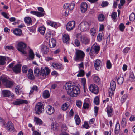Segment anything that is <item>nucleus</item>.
I'll list each match as a JSON object with an SVG mask.
<instances>
[{
  "mask_svg": "<svg viewBox=\"0 0 135 135\" xmlns=\"http://www.w3.org/2000/svg\"><path fill=\"white\" fill-rule=\"evenodd\" d=\"M65 88L68 94L72 97L76 96L80 92V89L78 87L74 85L71 83H66Z\"/></svg>",
  "mask_w": 135,
  "mask_h": 135,
  "instance_id": "nucleus-1",
  "label": "nucleus"
},
{
  "mask_svg": "<svg viewBox=\"0 0 135 135\" xmlns=\"http://www.w3.org/2000/svg\"><path fill=\"white\" fill-rule=\"evenodd\" d=\"M40 69L38 68H36L34 70L35 75L37 76L40 75L43 77H45L46 75H48L50 73V69L47 68L42 67Z\"/></svg>",
  "mask_w": 135,
  "mask_h": 135,
  "instance_id": "nucleus-2",
  "label": "nucleus"
},
{
  "mask_svg": "<svg viewBox=\"0 0 135 135\" xmlns=\"http://www.w3.org/2000/svg\"><path fill=\"white\" fill-rule=\"evenodd\" d=\"M37 9L40 12L35 11H31L30 13L33 15H35L39 17L43 16L46 15L43 8L41 7H38Z\"/></svg>",
  "mask_w": 135,
  "mask_h": 135,
  "instance_id": "nucleus-3",
  "label": "nucleus"
},
{
  "mask_svg": "<svg viewBox=\"0 0 135 135\" xmlns=\"http://www.w3.org/2000/svg\"><path fill=\"white\" fill-rule=\"evenodd\" d=\"M100 46L97 44H94L91 47L89 52L90 56H93L94 55H96L98 53L100 50Z\"/></svg>",
  "mask_w": 135,
  "mask_h": 135,
  "instance_id": "nucleus-4",
  "label": "nucleus"
},
{
  "mask_svg": "<svg viewBox=\"0 0 135 135\" xmlns=\"http://www.w3.org/2000/svg\"><path fill=\"white\" fill-rule=\"evenodd\" d=\"M76 56L75 60V61L79 60L81 61L85 56V54L82 50H76L75 52Z\"/></svg>",
  "mask_w": 135,
  "mask_h": 135,
  "instance_id": "nucleus-5",
  "label": "nucleus"
},
{
  "mask_svg": "<svg viewBox=\"0 0 135 135\" xmlns=\"http://www.w3.org/2000/svg\"><path fill=\"white\" fill-rule=\"evenodd\" d=\"M89 24L86 22H81L78 26V28L82 32L87 31L89 29Z\"/></svg>",
  "mask_w": 135,
  "mask_h": 135,
  "instance_id": "nucleus-6",
  "label": "nucleus"
},
{
  "mask_svg": "<svg viewBox=\"0 0 135 135\" xmlns=\"http://www.w3.org/2000/svg\"><path fill=\"white\" fill-rule=\"evenodd\" d=\"M26 48V45L24 43L22 42L19 43L17 46V50L23 54H26L27 52L25 50Z\"/></svg>",
  "mask_w": 135,
  "mask_h": 135,
  "instance_id": "nucleus-7",
  "label": "nucleus"
},
{
  "mask_svg": "<svg viewBox=\"0 0 135 135\" xmlns=\"http://www.w3.org/2000/svg\"><path fill=\"white\" fill-rule=\"evenodd\" d=\"M2 80L3 84L6 88H10L13 86V82L7 79L6 78H3Z\"/></svg>",
  "mask_w": 135,
  "mask_h": 135,
  "instance_id": "nucleus-8",
  "label": "nucleus"
},
{
  "mask_svg": "<svg viewBox=\"0 0 135 135\" xmlns=\"http://www.w3.org/2000/svg\"><path fill=\"white\" fill-rule=\"evenodd\" d=\"M103 64L102 61L97 59L94 62V66L96 70L99 71L102 68Z\"/></svg>",
  "mask_w": 135,
  "mask_h": 135,
  "instance_id": "nucleus-9",
  "label": "nucleus"
},
{
  "mask_svg": "<svg viewBox=\"0 0 135 135\" xmlns=\"http://www.w3.org/2000/svg\"><path fill=\"white\" fill-rule=\"evenodd\" d=\"M43 104L42 102H38L36 105L35 111L36 114H39L41 113L43 109Z\"/></svg>",
  "mask_w": 135,
  "mask_h": 135,
  "instance_id": "nucleus-10",
  "label": "nucleus"
},
{
  "mask_svg": "<svg viewBox=\"0 0 135 135\" xmlns=\"http://www.w3.org/2000/svg\"><path fill=\"white\" fill-rule=\"evenodd\" d=\"M89 89L92 93L95 94H97L99 91L98 87L94 84H91L89 86Z\"/></svg>",
  "mask_w": 135,
  "mask_h": 135,
  "instance_id": "nucleus-11",
  "label": "nucleus"
},
{
  "mask_svg": "<svg viewBox=\"0 0 135 135\" xmlns=\"http://www.w3.org/2000/svg\"><path fill=\"white\" fill-rule=\"evenodd\" d=\"M2 94L4 97L13 98L14 95L10 90H4L2 91Z\"/></svg>",
  "mask_w": 135,
  "mask_h": 135,
  "instance_id": "nucleus-12",
  "label": "nucleus"
},
{
  "mask_svg": "<svg viewBox=\"0 0 135 135\" xmlns=\"http://www.w3.org/2000/svg\"><path fill=\"white\" fill-rule=\"evenodd\" d=\"M75 23L74 21L69 22L66 26L67 30L68 31H70L73 30L75 27Z\"/></svg>",
  "mask_w": 135,
  "mask_h": 135,
  "instance_id": "nucleus-13",
  "label": "nucleus"
},
{
  "mask_svg": "<svg viewBox=\"0 0 135 135\" xmlns=\"http://www.w3.org/2000/svg\"><path fill=\"white\" fill-rule=\"evenodd\" d=\"M4 125L6 128L9 131H12L14 129L13 124L11 121H9L7 123L4 124Z\"/></svg>",
  "mask_w": 135,
  "mask_h": 135,
  "instance_id": "nucleus-14",
  "label": "nucleus"
},
{
  "mask_svg": "<svg viewBox=\"0 0 135 135\" xmlns=\"http://www.w3.org/2000/svg\"><path fill=\"white\" fill-rule=\"evenodd\" d=\"M21 65L20 64H17L13 67L12 70L16 74H18L21 71Z\"/></svg>",
  "mask_w": 135,
  "mask_h": 135,
  "instance_id": "nucleus-15",
  "label": "nucleus"
},
{
  "mask_svg": "<svg viewBox=\"0 0 135 135\" xmlns=\"http://www.w3.org/2000/svg\"><path fill=\"white\" fill-rule=\"evenodd\" d=\"M28 102V101L26 100L17 99L13 102V104L14 105H17L23 103L27 104Z\"/></svg>",
  "mask_w": 135,
  "mask_h": 135,
  "instance_id": "nucleus-16",
  "label": "nucleus"
},
{
  "mask_svg": "<svg viewBox=\"0 0 135 135\" xmlns=\"http://www.w3.org/2000/svg\"><path fill=\"white\" fill-rule=\"evenodd\" d=\"M88 4L85 2H82L80 5V10L82 13L85 12L87 10Z\"/></svg>",
  "mask_w": 135,
  "mask_h": 135,
  "instance_id": "nucleus-17",
  "label": "nucleus"
},
{
  "mask_svg": "<svg viewBox=\"0 0 135 135\" xmlns=\"http://www.w3.org/2000/svg\"><path fill=\"white\" fill-rule=\"evenodd\" d=\"M55 111L54 108L51 106L48 105L46 108V112L49 115L53 114Z\"/></svg>",
  "mask_w": 135,
  "mask_h": 135,
  "instance_id": "nucleus-18",
  "label": "nucleus"
},
{
  "mask_svg": "<svg viewBox=\"0 0 135 135\" xmlns=\"http://www.w3.org/2000/svg\"><path fill=\"white\" fill-rule=\"evenodd\" d=\"M52 67L59 70H61L64 69V67L62 64L56 63H53L52 65Z\"/></svg>",
  "mask_w": 135,
  "mask_h": 135,
  "instance_id": "nucleus-19",
  "label": "nucleus"
},
{
  "mask_svg": "<svg viewBox=\"0 0 135 135\" xmlns=\"http://www.w3.org/2000/svg\"><path fill=\"white\" fill-rule=\"evenodd\" d=\"M89 39L83 36L81 38V42L83 44H87L89 43Z\"/></svg>",
  "mask_w": 135,
  "mask_h": 135,
  "instance_id": "nucleus-20",
  "label": "nucleus"
},
{
  "mask_svg": "<svg viewBox=\"0 0 135 135\" xmlns=\"http://www.w3.org/2000/svg\"><path fill=\"white\" fill-rule=\"evenodd\" d=\"M28 78L30 80H33L34 79L33 71L32 69H29L28 72Z\"/></svg>",
  "mask_w": 135,
  "mask_h": 135,
  "instance_id": "nucleus-21",
  "label": "nucleus"
},
{
  "mask_svg": "<svg viewBox=\"0 0 135 135\" xmlns=\"http://www.w3.org/2000/svg\"><path fill=\"white\" fill-rule=\"evenodd\" d=\"M49 49L45 45H42L41 47V52L43 54H46L49 51Z\"/></svg>",
  "mask_w": 135,
  "mask_h": 135,
  "instance_id": "nucleus-22",
  "label": "nucleus"
},
{
  "mask_svg": "<svg viewBox=\"0 0 135 135\" xmlns=\"http://www.w3.org/2000/svg\"><path fill=\"white\" fill-rule=\"evenodd\" d=\"M69 37L68 35L64 34L63 36V41L64 43L67 44L69 42Z\"/></svg>",
  "mask_w": 135,
  "mask_h": 135,
  "instance_id": "nucleus-23",
  "label": "nucleus"
},
{
  "mask_svg": "<svg viewBox=\"0 0 135 135\" xmlns=\"http://www.w3.org/2000/svg\"><path fill=\"white\" fill-rule=\"evenodd\" d=\"M9 58L6 57L0 56V65H4L5 64V61L7 59L8 60Z\"/></svg>",
  "mask_w": 135,
  "mask_h": 135,
  "instance_id": "nucleus-24",
  "label": "nucleus"
},
{
  "mask_svg": "<svg viewBox=\"0 0 135 135\" xmlns=\"http://www.w3.org/2000/svg\"><path fill=\"white\" fill-rule=\"evenodd\" d=\"M15 91L17 94L19 95L20 94L22 91V88L20 86L17 85L15 89Z\"/></svg>",
  "mask_w": 135,
  "mask_h": 135,
  "instance_id": "nucleus-25",
  "label": "nucleus"
},
{
  "mask_svg": "<svg viewBox=\"0 0 135 135\" xmlns=\"http://www.w3.org/2000/svg\"><path fill=\"white\" fill-rule=\"evenodd\" d=\"M107 112L108 117H111L113 115V108L109 107L107 108Z\"/></svg>",
  "mask_w": 135,
  "mask_h": 135,
  "instance_id": "nucleus-26",
  "label": "nucleus"
},
{
  "mask_svg": "<svg viewBox=\"0 0 135 135\" xmlns=\"http://www.w3.org/2000/svg\"><path fill=\"white\" fill-rule=\"evenodd\" d=\"M25 22L27 24L31 25L32 23V20L31 18L26 17L24 18Z\"/></svg>",
  "mask_w": 135,
  "mask_h": 135,
  "instance_id": "nucleus-27",
  "label": "nucleus"
},
{
  "mask_svg": "<svg viewBox=\"0 0 135 135\" xmlns=\"http://www.w3.org/2000/svg\"><path fill=\"white\" fill-rule=\"evenodd\" d=\"M13 32L15 35L18 36H20L22 33L21 30L18 28L15 29L13 30Z\"/></svg>",
  "mask_w": 135,
  "mask_h": 135,
  "instance_id": "nucleus-28",
  "label": "nucleus"
},
{
  "mask_svg": "<svg viewBox=\"0 0 135 135\" xmlns=\"http://www.w3.org/2000/svg\"><path fill=\"white\" fill-rule=\"evenodd\" d=\"M56 44V41L54 39H52L51 41L49 42V46L50 48H53L55 46Z\"/></svg>",
  "mask_w": 135,
  "mask_h": 135,
  "instance_id": "nucleus-29",
  "label": "nucleus"
},
{
  "mask_svg": "<svg viewBox=\"0 0 135 135\" xmlns=\"http://www.w3.org/2000/svg\"><path fill=\"white\" fill-rule=\"evenodd\" d=\"M50 96L49 91L48 90H45L43 93L42 96L45 99L48 98Z\"/></svg>",
  "mask_w": 135,
  "mask_h": 135,
  "instance_id": "nucleus-30",
  "label": "nucleus"
},
{
  "mask_svg": "<svg viewBox=\"0 0 135 135\" xmlns=\"http://www.w3.org/2000/svg\"><path fill=\"white\" fill-rule=\"evenodd\" d=\"M69 106V104L68 103H65L62 105V110L63 111H66L68 109Z\"/></svg>",
  "mask_w": 135,
  "mask_h": 135,
  "instance_id": "nucleus-31",
  "label": "nucleus"
},
{
  "mask_svg": "<svg viewBox=\"0 0 135 135\" xmlns=\"http://www.w3.org/2000/svg\"><path fill=\"white\" fill-rule=\"evenodd\" d=\"M47 24L48 25L56 28L58 27V25L57 23L55 22L49 21L47 23Z\"/></svg>",
  "mask_w": 135,
  "mask_h": 135,
  "instance_id": "nucleus-32",
  "label": "nucleus"
},
{
  "mask_svg": "<svg viewBox=\"0 0 135 135\" xmlns=\"http://www.w3.org/2000/svg\"><path fill=\"white\" fill-rule=\"evenodd\" d=\"M97 31L94 28H91L90 30L89 33L91 35L92 37H94L95 36V34Z\"/></svg>",
  "mask_w": 135,
  "mask_h": 135,
  "instance_id": "nucleus-33",
  "label": "nucleus"
},
{
  "mask_svg": "<svg viewBox=\"0 0 135 135\" xmlns=\"http://www.w3.org/2000/svg\"><path fill=\"white\" fill-rule=\"evenodd\" d=\"M74 119L76 124L79 125L81 121L79 116L78 115H76L74 117Z\"/></svg>",
  "mask_w": 135,
  "mask_h": 135,
  "instance_id": "nucleus-34",
  "label": "nucleus"
},
{
  "mask_svg": "<svg viewBox=\"0 0 135 135\" xmlns=\"http://www.w3.org/2000/svg\"><path fill=\"white\" fill-rule=\"evenodd\" d=\"M129 80L132 82L135 81V77L133 72H131L130 73Z\"/></svg>",
  "mask_w": 135,
  "mask_h": 135,
  "instance_id": "nucleus-35",
  "label": "nucleus"
},
{
  "mask_svg": "<svg viewBox=\"0 0 135 135\" xmlns=\"http://www.w3.org/2000/svg\"><path fill=\"white\" fill-rule=\"evenodd\" d=\"M34 54L32 51V50L30 49L29 52V58L30 60H32L34 58Z\"/></svg>",
  "mask_w": 135,
  "mask_h": 135,
  "instance_id": "nucleus-36",
  "label": "nucleus"
},
{
  "mask_svg": "<svg viewBox=\"0 0 135 135\" xmlns=\"http://www.w3.org/2000/svg\"><path fill=\"white\" fill-rule=\"evenodd\" d=\"M124 80L123 78L122 77L120 76L118 77L117 79V81L118 84L119 85L122 84Z\"/></svg>",
  "mask_w": 135,
  "mask_h": 135,
  "instance_id": "nucleus-37",
  "label": "nucleus"
},
{
  "mask_svg": "<svg viewBox=\"0 0 135 135\" xmlns=\"http://www.w3.org/2000/svg\"><path fill=\"white\" fill-rule=\"evenodd\" d=\"M46 28L44 27H40L38 29L39 32L42 35H44L45 32Z\"/></svg>",
  "mask_w": 135,
  "mask_h": 135,
  "instance_id": "nucleus-38",
  "label": "nucleus"
},
{
  "mask_svg": "<svg viewBox=\"0 0 135 135\" xmlns=\"http://www.w3.org/2000/svg\"><path fill=\"white\" fill-rule=\"evenodd\" d=\"M110 88L113 90H115L116 88V83L115 82L112 81L110 83Z\"/></svg>",
  "mask_w": 135,
  "mask_h": 135,
  "instance_id": "nucleus-39",
  "label": "nucleus"
},
{
  "mask_svg": "<svg viewBox=\"0 0 135 135\" xmlns=\"http://www.w3.org/2000/svg\"><path fill=\"white\" fill-rule=\"evenodd\" d=\"M34 121L36 123L37 125H40L42 124V121L41 119L37 118H35Z\"/></svg>",
  "mask_w": 135,
  "mask_h": 135,
  "instance_id": "nucleus-40",
  "label": "nucleus"
},
{
  "mask_svg": "<svg viewBox=\"0 0 135 135\" xmlns=\"http://www.w3.org/2000/svg\"><path fill=\"white\" fill-rule=\"evenodd\" d=\"M85 74V72L84 70H80L79 71V73L77 75L78 77H83V76Z\"/></svg>",
  "mask_w": 135,
  "mask_h": 135,
  "instance_id": "nucleus-41",
  "label": "nucleus"
},
{
  "mask_svg": "<svg viewBox=\"0 0 135 135\" xmlns=\"http://www.w3.org/2000/svg\"><path fill=\"white\" fill-rule=\"evenodd\" d=\"M94 81L96 83L99 84L100 82V78L97 76H95L93 78Z\"/></svg>",
  "mask_w": 135,
  "mask_h": 135,
  "instance_id": "nucleus-42",
  "label": "nucleus"
},
{
  "mask_svg": "<svg viewBox=\"0 0 135 135\" xmlns=\"http://www.w3.org/2000/svg\"><path fill=\"white\" fill-rule=\"evenodd\" d=\"M103 38V34L102 33H99L97 36V39L99 42L101 41Z\"/></svg>",
  "mask_w": 135,
  "mask_h": 135,
  "instance_id": "nucleus-43",
  "label": "nucleus"
},
{
  "mask_svg": "<svg viewBox=\"0 0 135 135\" xmlns=\"http://www.w3.org/2000/svg\"><path fill=\"white\" fill-rule=\"evenodd\" d=\"M121 125L123 127H124L126 126V120L125 118H123L121 121Z\"/></svg>",
  "mask_w": 135,
  "mask_h": 135,
  "instance_id": "nucleus-44",
  "label": "nucleus"
},
{
  "mask_svg": "<svg viewBox=\"0 0 135 135\" xmlns=\"http://www.w3.org/2000/svg\"><path fill=\"white\" fill-rule=\"evenodd\" d=\"M111 17L113 20L114 21L116 20L117 13L116 12H113L111 14Z\"/></svg>",
  "mask_w": 135,
  "mask_h": 135,
  "instance_id": "nucleus-45",
  "label": "nucleus"
},
{
  "mask_svg": "<svg viewBox=\"0 0 135 135\" xmlns=\"http://www.w3.org/2000/svg\"><path fill=\"white\" fill-rule=\"evenodd\" d=\"M129 18L130 20L132 21L135 20V15L134 13H132L130 15Z\"/></svg>",
  "mask_w": 135,
  "mask_h": 135,
  "instance_id": "nucleus-46",
  "label": "nucleus"
},
{
  "mask_svg": "<svg viewBox=\"0 0 135 135\" xmlns=\"http://www.w3.org/2000/svg\"><path fill=\"white\" fill-rule=\"evenodd\" d=\"M104 18V16L103 14L99 15L98 18V20L100 21H103Z\"/></svg>",
  "mask_w": 135,
  "mask_h": 135,
  "instance_id": "nucleus-47",
  "label": "nucleus"
},
{
  "mask_svg": "<svg viewBox=\"0 0 135 135\" xmlns=\"http://www.w3.org/2000/svg\"><path fill=\"white\" fill-rule=\"evenodd\" d=\"M107 68L109 69H110L112 67V65L109 60H107L106 63Z\"/></svg>",
  "mask_w": 135,
  "mask_h": 135,
  "instance_id": "nucleus-48",
  "label": "nucleus"
},
{
  "mask_svg": "<svg viewBox=\"0 0 135 135\" xmlns=\"http://www.w3.org/2000/svg\"><path fill=\"white\" fill-rule=\"evenodd\" d=\"M75 5V3L74 2H72L70 4L69 6V9L70 10H72L74 7Z\"/></svg>",
  "mask_w": 135,
  "mask_h": 135,
  "instance_id": "nucleus-49",
  "label": "nucleus"
},
{
  "mask_svg": "<svg viewBox=\"0 0 135 135\" xmlns=\"http://www.w3.org/2000/svg\"><path fill=\"white\" fill-rule=\"evenodd\" d=\"M115 90H113L111 88H109L108 89V92L109 94V96L110 97H112L113 94L114 93Z\"/></svg>",
  "mask_w": 135,
  "mask_h": 135,
  "instance_id": "nucleus-50",
  "label": "nucleus"
},
{
  "mask_svg": "<svg viewBox=\"0 0 135 135\" xmlns=\"http://www.w3.org/2000/svg\"><path fill=\"white\" fill-rule=\"evenodd\" d=\"M99 98L98 96H96L94 99V102L95 104L97 105L99 104Z\"/></svg>",
  "mask_w": 135,
  "mask_h": 135,
  "instance_id": "nucleus-51",
  "label": "nucleus"
},
{
  "mask_svg": "<svg viewBox=\"0 0 135 135\" xmlns=\"http://www.w3.org/2000/svg\"><path fill=\"white\" fill-rule=\"evenodd\" d=\"M128 97V95L126 94H124V95L122 97L121 99V102L123 103L126 100Z\"/></svg>",
  "mask_w": 135,
  "mask_h": 135,
  "instance_id": "nucleus-52",
  "label": "nucleus"
},
{
  "mask_svg": "<svg viewBox=\"0 0 135 135\" xmlns=\"http://www.w3.org/2000/svg\"><path fill=\"white\" fill-rule=\"evenodd\" d=\"M130 50V48L127 47L125 48L123 50V53L125 54H126L128 52V51Z\"/></svg>",
  "mask_w": 135,
  "mask_h": 135,
  "instance_id": "nucleus-53",
  "label": "nucleus"
},
{
  "mask_svg": "<svg viewBox=\"0 0 135 135\" xmlns=\"http://www.w3.org/2000/svg\"><path fill=\"white\" fill-rule=\"evenodd\" d=\"M119 26L120 30L121 31H123L125 28L124 25L123 23H121L119 25Z\"/></svg>",
  "mask_w": 135,
  "mask_h": 135,
  "instance_id": "nucleus-54",
  "label": "nucleus"
},
{
  "mask_svg": "<svg viewBox=\"0 0 135 135\" xmlns=\"http://www.w3.org/2000/svg\"><path fill=\"white\" fill-rule=\"evenodd\" d=\"M28 70L27 67L26 65H23L22 68V70L23 72L25 73L27 72Z\"/></svg>",
  "mask_w": 135,
  "mask_h": 135,
  "instance_id": "nucleus-55",
  "label": "nucleus"
},
{
  "mask_svg": "<svg viewBox=\"0 0 135 135\" xmlns=\"http://www.w3.org/2000/svg\"><path fill=\"white\" fill-rule=\"evenodd\" d=\"M108 2L107 1L103 2L101 4V6L103 7H105L108 5Z\"/></svg>",
  "mask_w": 135,
  "mask_h": 135,
  "instance_id": "nucleus-56",
  "label": "nucleus"
},
{
  "mask_svg": "<svg viewBox=\"0 0 135 135\" xmlns=\"http://www.w3.org/2000/svg\"><path fill=\"white\" fill-rule=\"evenodd\" d=\"M74 43L77 47L79 46L80 44V42L78 39H75V40Z\"/></svg>",
  "mask_w": 135,
  "mask_h": 135,
  "instance_id": "nucleus-57",
  "label": "nucleus"
},
{
  "mask_svg": "<svg viewBox=\"0 0 135 135\" xmlns=\"http://www.w3.org/2000/svg\"><path fill=\"white\" fill-rule=\"evenodd\" d=\"M51 36V35L49 33H47L46 34L45 37L46 39L50 40Z\"/></svg>",
  "mask_w": 135,
  "mask_h": 135,
  "instance_id": "nucleus-58",
  "label": "nucleus"
},
{
  "mask_svg": "<svg viewBox=\"0 0 135 135\" xmlns=\"http://www.w3.org/2000/svg\"><path fill=\"white\" fill-rule=\"evenodd\" d=\"M5 49L6 50H9L13 49L14 47L11 46H5Z\"/></svg>",
  "mask_w": 135,
  "mask_h": 135,
  "instance_id": "nucleus-59",
  "label": "nucleus"
},
{
  "mask_svg": "<svg viewBox=\"0 0 135 135\" xmlns=\"http://www.w3.org/2000/svg\"><path fill=\"white\" fill-rule=\"evenodd\" d=\"M2 15L6 18L8 19L9 18V17L8 16L7 14L5 12H3L1 13Z\"/></svg>",
  "mask_w": 135,
  "mask_h": 135,
  "instance_id": "nucleus-60",
  "label": "nucleus"
},
{
  "mask_svg": "<svg viewBox=\"0 0 135 135\" xmlns=\"http://www.w3.org/2000/svg\"><path fill=\"white\" fill-rule=\"evenodd\" d=\"M98 108L97 106L95 107H94V110L95 112V116H97V113L98 112Z\"/></svg>",
  "mask_w": 135,
  "mask_h": 135,
  "instance_id": "nucleus-61",
  "label": "nucleus"
},
{
  "mask_svg": "<svg viewBox=\"0 0 135 135\" xmlns=\"http://www.w3.org/2000/svg\"><path fill=\"white\" fill-rule=\"evenodd\" d=\"M89 105L88 103H85L83 104V107L84 109H86L89 108Z\"/></svg>",
  "mask_w": 135,
  "mask_h": 135,
  "instance_id": "nucleus-62",
  "label": "nucleus"
},
{
  "mask_svg": "<svg viewBox=\"0 0 135 135\" xmlns=\"http://www.w3.org/2000/svg\"><path fill=\"white\" fill-rule=\"evenodd\" d=\"M81 101L80 100H78L76 101V105L79 108H80L81 107Z\"/></svg>",
  "mask_w": 135,
  "mask_h": 135,
  "instance_id": "nucleus-63",
  "label": "nucleus"
},
{
  "mask_svg": "<svg viewBox=\"0 0 135 135\" xmlns=\"http://www.w3.org/2000/svg\"><path fill=\"white\" fill-rule=\"evenodd\" d=\"M70 6V4L68 3H65L64 4V9H67Z\"/></svg>",
  "mask_w": 135,
  "mask_h": 135,
  "instance_id": "nucleus-64",
  "label": "nucleus"
}]
</instances>
